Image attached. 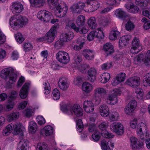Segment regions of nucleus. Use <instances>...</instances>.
<instances>
[{
    "label": "nucleus",
    "instance_id": "obj_10",
    "mask_svg": "<svg viewBox=\"0 0 150 150\" xmlns=\"http://www.w3.org/2000/svg\"><path fill=\"white\" fill-rule=\"evenodd\" d=\"M56 56L58 61L63 64H67L68 63L70 60L69 54L64 51H59L57 53Z\"/></svg>",
    "mask_w": 150,
    "mask_h": 150
},
{
    "label": "nucleus",
    "instance_id": "obj_42",
    "mask_svg": "<svg viewBox=\"0 0 150 150\" xmlns=\"http://www.w3.org/2000/svg\"><path fill=\"white\" fill-rule=\"evenodd\" d=\"M143 84L145 86H150V73H146L144 76Z\"/></svg>",
    "mask_w": 150,
    "mask_h": 150
},
{
    "label": "nucleus",
    "instance_id": "obj_16",
    "mask_svg": "<svg viewBox=\"0 0 150 150\" xmlns=\"http://www.w3.org/2000/svg\"><path fill=\"white\" fill-rule=\"evenodd\" d=\"M59 24L55 23L47 33V42H51L54 40V37L57 33L56 29L59 27Z\"/></svg>",
    "mask_w": 150,
    "mask_h": 150
},
{
    "label": "nucleus",
    "instance_id": "obj_37",
    "mask_svg": "<svg viewBox=\"0 0 150 150\" xmlns=\"http://www.w3.org/2000/svg\"><path fill=\"white\" fill-rule=\"evenodd\" d=\"M14 129V125L13 124H11L8 125L5 129H4L3 132V134L4 136L8 135Z\"/></svg>",
    "mask_w": 150,
    "mask_h": 150
},
{
    "label": "nucleus",
    "instance_id": "obj_25",
    "mask_svg": "<svg viewBox=\"0 0 150 150\" xmlns=\"http://www.w3.org/2000/svg\"><path fill=\"white\" fill-rule=\"evenodd\" d=\"M30 83H26L21 88L20 91L19 95L22 99L26 98L28 94L29 86Z\"/></svg>",
    "mask_w": 150,
    "mask_h": 150
},
{
    "label": "nucleus",
    "instance_id": "obj_6",
    "mask_svg": "<svg viewBox=\"0 0 150 150\" xmlns=\"http://www.w3.org/2000/svg\"><path fill=\"white\" fill-rule=\"evenodd\" d=\"M64 111L68 115H75L78 117H80L83 115V109L78 104L68 106L64 108Z\"/></svg>",
    "mask_w": 150,
    "mask_h": 150
},
{
    "label": "nucleus",
    "instance_id": "obj_58",
    "mask_svg": "<svg viewBox=\"0 0 150 150\" xmlns=\"http://www.w3.org/2000/svg\"><path fill=\"white\" fill-rule=\"evenodd\" d=\"M74 67L75 68L80 65L81 63V62L82 61V59L81 57L79 55H76L74 57Z\"/></svg>",
    "mask_w": 150,
    "mask_h": 150
},
{
    "label": "nucleus",
    "instance_id": "obj_5",
    "mask_svg": "<svg viewBox=\"0 0 150 150\" xmlns=\"http://www.w3.org/2000/svg\"><path fill=\"white\" fill-rule=\"evenodd\" d=\"M1 72L0 75L2 78L5 79L7 77L9 78V80L8 83V84H12L16 81L17 75L15 70L12 68H5L2 70Z\"/></svg>",
    "mask_w": 150,
    "mask_h": 150
},
{
    "label": "nucleus",
    "instance_id": "obj_62",
    "mask_svg": "<svg viewBox=\"0 0 150 150\" xmlns=\"http://www.w3.org/2000/svg\"><path fill=\"white\" fill-rule=\"evenodd\" d=\"M33 47L30 43H24L23 49L25 52H28L32 49Z\"/></svg>",
    "mask_w": 150,
    "mask_h": 150
},
{
    "label": "nucleus",
    "instance_id": "obj_55",
    "mask_svg": "<svg viewBox=\"0 0 150 150\" xmlns=\"http://www.w3.org/2000/svg\"><path fill=\"white\" fill-rule=\"evenodd\" d=\"M36 150H47V145L44 142L38 144Z\"/></svg>",
    "mask_w": 150,
    "mask_h": 150
},
{
    "label": "nucleus",
    "instance_id": "obj_34",
    "mask_svg": "<svg viewBox=\"0 0 150 150\" xmlns=\"http://www.w3.org/2000/svg\"><path fill=\"white\" fill-rule=\"evenodd\" d=\"M115 16L119 18L123 19L125 18L126 16V13L123 10L120 8H118L114 11Z\"/></svg>",
    "mask_w": 150,
    "mask_h": 150
},
{
    "label": "nucleus",
    "instance_id": "obj_17",
    "mask_svg": "<svg viewBox=\"0 0 150 150\" xmlns=\"http://www.w3.org/2000/svg\"><path fill=\"white\" fill-rule=\"evenodd\" d=\"M85 37L82 36L79 37L74 42L72 46L75 50H79L82 48L85 43Z\"/></svg>",
    "mask_w": 150,
    "mask_h": 150
},
{
    "label": "nucleus",
    "instance_id": "obj_32",
    "mask_svg": "<svg viewBox=\"0 0 150 150\" xmlns=\"http://www.w3.org/2000/svg\"><path fill=\"white\" fill-rule=\"evenodd\" d=\"M31 6L35 8L40 7L44 5L45 0H29Z\"/></svg>",
    "mask_w": 150,
    "mask_h": 150
},
{
    "label": "nucleus",
    "instance_id": "obj_35",
    "mask_svg": "<svg viewBox=\"0 0 150 150\" xmlns=\"http://www.w3.org/2000/svg\"><path fill=\"white\" fill-rule=\"evenodd\" d=\"M87 23L88 26L91 29H95L97 27L96 19L94 17H91L88 19Z\"/></svg>",
    "mask_w": 150,
    "mask_h": 150
},
{
    "label": "nucleus",
    "instance_id": "obj_48",
    "mask_svg": "<svg viewBox=\"0 0 150 150\" xmlns=\"http://www.w3.org/2000/svg\"><path fill=\"white\" fill-rule=\"evenodd\" d=\"M149 1H148L146 0H136L135 4L141 7H145L147 5Z\"/></svg>",
    "mask_w": 150,
    "mask_h": 150
},
{
    "label": "nucleus",
    "instance_id": "obj_39",
    "mask_svg": "<svg viewBox=\"0 0 150 150\" xmlns=\"http://www.w3.org/2000/svg\"><path fill=\"white\" fill-rule=\"evenodd\" d=\"M46 10H42L40 11L38 13L37 16L38 19L43 21L44 22L46 23Z\"/></svg>",
    "mask_w": 150,
    "mask_h": 150
},
{
    "label": "nucleus",
    "instance_id": "obj_36",
    "mask_svg": "<svg viewBox=\"0 0 150 150\" xmlns=\"http://www.w3.org/2000/svg\"><path fill=\"white\" fill-rule=\"evenodd\" d=\"M100 77V82L104 83H107L110 78V74L107 72L102 74Z\"/></svg>",
    "mask_w": 150,
    "mask_h": 150
},
{
    "label": "nucleus",
    "instance_id": "obj_14",
    "mask_svg": "<svg viewBox=\"0 0 150 150\" xmlns=\"http://www.w3.org/2000/svg\"><path fill=\"white\" fill-rule=\"evenodd\" d=\"M74 36V33L72 32L63 33L60 36L59 40L55 44L62 46L63 45V42H67L72 39Z\"/></svg>",
    "mask_w": 150,
    "mask_h": 150
},
{
    "label": "nucleus",
    "instance_id": "obj_64",
    "mask_svg": "<svg viewBox=\"0 0 150 150\" xmlns=\"http://www.w3.org/2000/svg\"><path fill=\"white\" fill-rule=\"evenodd\" d=\"M37 119L39 125H42L45 123L46 121L43 117L38 116L37 117Z\"/></svg>",
    "mask_w": 150,
    "mask_h": 150
},
{
    "label": "nucleus",
    "instance_id": "obj_24",
    "mask_svg": "<svg viewBox=\"0 0 150 150\" xmlns=\"http://www.w3.org/2000/svg\"><path fill=\"white\" fill-rule=\"evenodd\" d=\"M59 88L62 90H66L69 87V84L67 79L65 77H61L58 82Z\"/></svg>",
    "mask_w": 150,
    "mask_h": 150
},
{
    "label": "nucleus",
    "instance_id": "obj_23",
    "mask_svg": "<svg viewBox=\"0 0 150 150\" xmlns=\"http://www.w3.org/2000/svg\"><path fill=\"white\" fill-rule=\"evenodd\" d=\"M23 9V5L20 2H15L11 5V10L13 13H19L21 12Z\"/></svg>",
    "mask_w": 150,
    "mask_h": 150
},
{
    "label": "nucleus",
    "instance_id": "obj_54",
    "mask_svg": "<svg viewBox=\"0 0 150 150\" xmlns=\"http://www.w3.org/2000/svg\"><path fill=\"white\" fill-rule=\"evenodd\" d=\"M144 62L146 65H150V50L147 51Z\"/></svg>",
    "mask_w": 150,
    "mask_h": 150
},
{
    "label": "nucleus",
    "instance_id": "obj_51",
    "mask_svg": "<svg viewBox=\"0 0 150 150\" xmlns=\"http://www.w3.org/2000/svg\"><path fill=\"white\" fill-rule=\"evenodd\" d=\"M100 137V133L98 131H96L92 135L91 139L95 142L98 141Z\"/></svg>",
    "mask_w": 150,
    "mask_h": 150
},
{
    "label": "nucleus",
    "instance_id": "obj_2",
    "mask_svg": "<svg viewBox=\"0 0 150 150\" xmlns=\"http://www.w3.org/2000/svg\"><path fill=\"white\" fill-rule=\"evenodd\" d=\"M51 9H55L54 13L57 17L62 18L66 14L68 11V7L66 4L64 5L58 4L57 1L47 0V6Z\"/></svg>",
    "mask_w": 150,
    "mask_h": 150
},
{
    "label": "nucleus",
    "instance_id": "obj_7",
    "mask_svg": "<svg viewBox=\"0 0 150 150\" xmlns=\"http://www.w3.org/2000/svg\"><path fill=\"white\" fill-rule=\"evenodd\" d=\"M107 98L106 102L109 104L114 105L118 102L117 96L120 95L121 91L120 89L115 88L110 91Z\"/></svg>",
    "mask_w": 150,
    "mask_h": 150
},
{
    "label": "nucleus",
    "instance_id": "obj_26",
    "mask_svg": "<svg viewBox=\"0 0 150 150\" xmlns=\"http://www.w3.org/2000/svg\"><path fill=\"white\" fill-rule=\"evenodd\" d=\"M131 145L133 148H142L144 143L142 142L139 141L137 138L132 137L130 139Z\"/></svg>",
    "mask_w": 150,
    "mask_h": 150
},
{
    "label": "nucleus",
    "instance_id": "obj_56",
    "mask_svg": "<svg viewBox=\"0 0 150 150\" xmlns=\"http://www.w3.org/2000/svg\"><path fill=\"white\" fill-rule=\"evenodd\" d=\"M76 126L77 130L79 132H81L83 128V125L82 121L81 119H79L76 122Z\"/></svg>",
    "mask_w": 150,
    "mask_h": 150
},
{
    "label": "nucleus",
    "instance_id": "obj_1",
    "mask_svg": "<svg viewBox=\"0 0 150 150\" xmlns=\"http://www.w3.org/2000/svg\"><path fill=\"white\" fill-rule=\"evenodd\" d=\"M87 6L85 7V4L84 3L79 2L74 4L70 8V10L73 13H80L82 10L87 12H91L95 11L100 7V3L97 1L92 3L90 2H86Z\"/></svg>",
    "mask_w": 150,
    "mask_h": 150
},
{
    "label": "nucleus",
    "instance_id": "obj_4",
    "mask_svg": "<svg viewBox=\"0 0 150 150\" xmlns=\"http://www.w3.org/2000/svg\"><path fill=\"white\" fill-rule=\"evenodd\" d=\"M26 18L21 16L16 15L11 17L10 20V24L11 27L15 30L19 27H22L27 22Z\"/></svg>",
    "mask_w": 150,
    "mask_h": 150
},
{
    "label": "nucleus",
    "instance_id": "obj_49",
    "mask_svg": "<svg viewBox=\"0 0 150 150\" xmlns=\"http://www.w3.org/2000/svg\"><path fill=\"white\" fill-rule=\"evenodd\" d=\"M19 138L20 140L19 142V146L23 147L24 148H27L28 142L27 140L23 138V136H20Z\"/></svg>",
    "mask_w": 150,
    "mask_h": 150
},
{
    "label": "nucleus",
    "instance_id": "obj_53",
    "mask_svg": "<svg viewBox=\"0 0 150 150\" xmlns=\"http://www.w3.org/2000/svg\"><path fill=\"white\" fill-rule=\"evenodd\" d=\"M15 37L16 41L19 43H22L24 40V38L22 37L20 33H18L15 34Z\"/></svg>",
    "mask_w": 150,
    "mask_h": 150
},
{
    "label": "nucleus",
    "instance_id": "obj_29",
    "mask_svg": "<svg viewBox=\"0 0 150 150\" xmlns=\"http://www.w3.org/2000/svg\"><path fill=\"white\" fill-rule=\"evenodd\" d=\"M125 6L128 11L132 13H137L139 11V8L133 3L126 4L125 5Z\"/></svg>",
    "mask_w": 150,
    "mask_h": 150
},
{
    "label": "nucleus",
    "instance_id": "obj_52",
    "mask_svg": "<svg viewBox=\"0 0 150 150\" xmlns=\"http://www.w3.org/2000/svg\"><path fill=\"white\" fill-rule=\"evenodd\" d=\"M53 98L54 100H58L60 98V94L59 91L57 88H55L53 91Z\"/></svg>",
    "mask_w": 150,
    "mask_h": 150
},
{
    "label": "nucleus",
    "instance_id": "obj_44",
    "mask_svg": "<svg viewBox=\"0 0 150 150\" xmlns=\"http://www.w3.org/2000/svg\"><path fill=\"white\" fill-rule=\"evenodd\" d=\"M108 116L110 120L111 121H117L120 117L119 113L116 112L111 113Z\"/></svg>",
    "mask_w": 150,
    "mask_h": 150
},
{
    "label": "nucleus",
    "instance_id": "obj_22",
    "mask_svg": "<svg viewBox=\"0 0 150 150\" xmlns=\"http://www.w3.org/2000/svg\"><path fill=\"white\" fill-rule=\"evenodd\" d=\"M99 112L102 117H108L110 114V110L108 106L106 104L100 105L99 108Z\"/></svg>",
    "mask_w": 150,
    "mask_h": 150
},
{
    "label": "nucleus",
    "instance_id": "obj_30",
    "mask_svg": "<svg viewBox=\"0 0 150 150\" xmlns=\"http://www.w3.org/2000/svg\"><path fill=\"white\" fill-rule=\"evenodd\" d=\"M93 85L87 82H83L82 85V91L86 93H89L91 92L93 90Z\"/></svg>",
    "mask_w": 150,
    "mask_h": 150
},
{
    "label": "nucleus",
    "instance_id": "obj_57",
    "mask_svg": "<svg viewBox=\"0 0 150 150\" xmlns=\"http://www.w3.org/2000/svg\"><path fill=\"white\" fill-rule=\"evenodd\" d=\"M126 75L125 73L121 72L118 74L116 77L119 81L121 83L124 81L125 80Z\"/></svg>",
    "mask_w": 150,
    "mask_h": 150
},
{
    "label": "nucleus",
    "instance_id": "obj_46",
    "mask_svg": "<svg viewBox=\"0 0 150 150\" xmlns=\"http://www.w3.org/2000/svg\"><path fill=\"white\" fill-rule=\"evenodd\" d=\"M19 115V113L17 112H13L11 113L8 116V120L10 122L16 120Z\"/></svg>",
    "mask_w": 150,
    "mask_h": 150
},
{
    "label": "nucleus",
    "instance_id": "obj_43",
    "mask_svg": "<svg viewBox=\"0 0 150 150\" xmlns=\"http://www.w3.org/2000/svg\"><path fill=\"white\" fill-rule=\"evenodd\" d=\"M89 67L88 65L85 63H81L77 66L75 68L78 69L82 73H85L86 72V69Z\"/></svg>",
    "mask_w": 150,
    "mask_h": 150
},
{
    "label": "nucleus",
    "instance_id": "obj_20",
    "mask_svg": "<svg viewBox=\"0 0 150 150\" xmlns=\"http://www.w3.org/2000/svg\"><path fill=\"white\" fill-rule=\"evenodd\" d=\"M83 107L86 112L90 113L94 110V104L91 100H86L83 103Z\"/></svg>",
    "mask_w": 150,
    "mask_h": 150
},
{
    "label": "nucleus",
    "instance_id": "obj_40",
    "mask_svg": "<svg viewBox=\"0 0 150 150\" xmlns=\"http://www.w3.org/2000/svg\"><path fill=\"white\" fill-rule=\"evenodd\" d=\"M86 21L85 18L83 15L79 16L77 18L76 22L77 25L80 27L84 25Z\"/></svg>",
    "mask_w": 150,
    "mask_h": 150
},
{
    "label": "nucleus",
    "instance_id": "obj_31",
    "mask_svg": "<svg viewBox=\"0 0 150 150\" xmlns=\"http://www.w3.org/2000/svg\"><path fill=\"white\" fill-rule=\"evenodd\" d=\"M95 54L94 52L91 50L86 49L84 50L83 52V54L86 59L89 60L94 58Z\"/></svg>",
    "mask_w": 150,
    "mask_h": 150
},
{
    "label": "nucleus",
    "instance_id": "obj_38",
    "mask_svg": "<svg viewBox=\"0 0 150 150\" xmlns=\"http://www.w3.org/2000/svg\"><path fill=\"white\" fill-rule=\"evenodd\" d=\"M120 33L117 30H113L111 31L109 36V38L111 40H116L120 36Z\"/></svg>",
    "mask_w": 150,
    "mask_h": 150
},
{
    "label": "nucleus",
    "instance_id": "obj_61",
    "mask_svg": "<svg viewBox=\"0 0 150 150\" xmlns=\"http://www.w3.org/2000/svg\"><path fill=\"white\" fill-rule=\"evenodd\" d=\"M112 66V62H108L105 63L101 65L102 69L103 70H108L110 69Z\"/></svg>",
    "mask_w": 150,
    "mask_h": 150
},
{
    "label": "nucleus",
    "instance_id": "obj_27",
    "mask_svg": "<svg viewBox=\"0 0 150 150\" xmlns=\"http://www.w3.org/2000/svg\"><path fill=\"white\" fill-rule=\"evenodd\" d=\"M87 73L89 80L91 82H93L96 80L97 73L96 69L94 68H91L88 70Z\"/></svg>",
    "mask_w": 150,
    "mask_h": 150
},
{
    "label": "nucleus",
    "instance_id": "obj_19",
    "mask_svg": "<svg viewBox=\"0 0 150 150\" xmlns=\"http://www.w3.org/2000/svg\"><path fill=\"white\" fill-rule=\"evenodd\" d=\"M126 83L130 86L133 87H136L140 84V79L137 77H131L127 80Z\"/></svg>",
    "mask_w": 150,
    "mask_h": 150
},
{
    "label": "nucleus",
    "instance_id": "obj_41",
    "mask_svg": "<svg viewBox=\"0 0 150 150\" xmlns=\"http://www.w3.org/2000/svg\"><path fill=\"white\" fill-rule=\"evenodd\" d=\"M37 127L36 123L33 121L30 122L29 125V131L31 133H34L37 129Z\"/></svg>",
    "mask_w": 150,
    "mask_h": 150
},
{
    "label": "nucleus",
    "instance_id": "obj_33",
    "mask_svg": "<svg viewBox=\"0 0 150 150\" xmlns=\"http://www.w3.org/2000/svg\"><path fill=\"white\" fill-rule=\"evenodd\" d=\"M103 49L108 55L111 54L114 52L113 45L109 43H107L104 45Z\"/></svg>",
    "mask_w": 150,
    "mask_h": 150
},
{
    "label": "nucleus",
    "instance_id": "obj_15",
    "mask_svg": "<svg viewBox=\"0 0 150 150\" xmlns=\"http://www.w3.org/2000/svg\"><path fill=\"white\" fill-rule=\"evenodd\" d=\"M137 104V102L135 100H131L124 108L125 113L128 115H132L136 108Z\"/></svg>",
    "mask_w": 150,
    "mask_h": 150
},
{
    "label": "nucleus",
    "instance_id": "obj_12",
    "mask_svg": "<svg viewBox=\"0 0 150 150\" xmlns=\"http://www.w3.org/2000/svg\"><path fill=\"white\" fill-rule=\"evenodd\" d=\"M142 49V44L138 38L135 37L132 40L130 52L134 54L138 53Z\"/></svg>",
    "mask_w": 150,
    "mask_h": 150
},
{
    "label": "nucleus",
    "instance_id": "obj_60",
    "mask_svg": "<svg viewBox=\"0 0 150 150\" xmlns=\"http://www.w3.org/2000/svg\"><path fill=\"white\" fill-rule=\"evenodd\" d=\"M108 126V122H104L101 123L99 125L100 129L102 131L105 132L106 131V129Z\"/></svg>",
    "mask_w": 150,
    "mask_h": 150
},
{
    "label": "nucleus",
    "instance_id": "obj_11",
    "mask_svg": "<svg viewBox=\"0 0 150 150\" xmlns=\"http://www.w3.org/2000/svg\"><path fill=\"white\" fill-rule=\"evenodd\" d=\"M79 27H76L74 23L69 21L67 23L65 28L67 29L72 28L76 32L79 33L81 34H85L88 31V28L87 27L83 26L82 28H80Z\"/></svg>",
    "mask_w": 150,
    "mask_h": 150
},
{
    "label": "nucleus",
    "instance_id": "obj_13",
    "mask_svg": "<svg viewBox=\"0 0 150 150\" xmlns=\"http://www.w3.org/2000/svg\"><path fill=\"white\" fill-rule=\"evenodd\" d=\"M104 37L102 30L100 28L91 32L87 36V39L90 41L93 40L95 38L99 39H103Z\"/></svg>",
    "mask_w": 150,
    "mask_h": 150
},
{
    "label": "nucleus",
    "instance_id": "obj_9",
    "mask_svg": "<svg viewBox=\"0 0 150 150\" xmlns=\"http://www.w3.org/2000/svg\"><path fill=\"white\" fill-rule=\"evenodd\" d=\"M111 130L118 135L123 134L125 127L120 122H114L110 126Z\"/></svg>",
    "mask_w": 150,
    "mask_h": 150
},
{
    "label": "nucleus",
    "instance_id": "obj_47",
    "mask_svg": "<svg viewBox=\"0 0 150 150\" xmlns=\"http://www.w3.org/2000/svg\"><path fill=\"white\" fill-rule=\"evenodd\" d=\"M137 97L139 99L142 100L144 96V92L142 89L137 88L135 89Z\"/></svg>",
    "mask_w": 150,
    "mask_h": 150
},
{
    "label": "nucleus",
    "instance_id": "obj_18",
    "mask_svg": "<svg viewBox=\"0 0 150 150\" xmlns=\"http://www.w3.org/2000/svg\"><path fill=\"white\" fill-rule=\"evenodd\" d=\"M54 129L53 125H47V142L48 141L54 145L55 144L54 134Z\"/></svg>",
    "mask_w": 150,
    "mask_h": 150
},
{
    "label": "nucleus",
    "instance_id": "obj_3",
    "mask_svg": "<svg viewBox=\"0 0 150 150\" xmlns=\"http://www.w3.org/2000/svg\"><path fill=\"white\" fill-rule=\"evenodd\" d=\"M138 122L137 119L136 118L130 120L129 123L130 127L133 129H137V134L141 139L143 138L144 133L142 129L144 128L145 130L146 137H149V134L146 125L142 122L138 124Z\"/></svg>",
    "mask_w": 150,
    "mask_h": 150
},
{
    "label": "nucleus",
    "instance_id": "obj_21",
    "mask_svg": "<svg viewBox=\"0 0 150 150\" xmlns=\"http://www.w3.org/2000/svg\"><path fill=\"white\" fill-rule=\"evenodd\" d=\"M131 38V36L127 35L121 37L119 40V47L120 49L124 48L128 44L129 40Z\"/></svg>",
    "mask_w": 150,
    "mask_h": 150
},
{
    "label": "nucleus",
    "instance_id": "obj_8",
    "mask_svg": "<svg viewBox=\"0 0 150 150\" xmlns=\"http://www.w3.org/2000/svg\"><path fill=\"white\" fill-rule=\"evenodd\" d=\"M107 91L105 89L101 87H98L94 91L93 100H94L96 104L99 105L101 101V98L99 97L105 95Z\"/></svg>",
    "mask_w": 150,
    "mask_h": 150
},
{
    "label": "nucleus",
    "instance_id": "obj_28",
    "mask_svg": "<svg viewBox=\"0 0 150 150\" xmlns=\"http://www.w3.org/2000/svg\"><path fill=\"white\" fill-rule=\"evenodd\" d=\"M24 129L23 126L20 123H16L14 125V134L15 135L19 134L20 136H23Z\"/></svg>",
    "mask_w": 150,
    "mask_h": 150
},
{
    "label": "nucleus",
    "instance_id": "obj_45",
    "mask_svg": "<svg viewBox=\"0 0 150 150\" xmlns=\"http://www.w3.org/2000/svg\"><path fill=\"white\" fill-rule=\"evenodd\" d=\"M135 27V25L130 20L128 21L125 25V29L127 31L132 30Z\"/></svg>",
    "mask_w": 150,
    "mask_h": 150
},
{
    "label": "nucleus",
    "instance_id": "obj_63",
    "mask_svg": "<svg viewBox=\"0 0 150 150\" xmlns=\"http://www.w3.org/2000/svg\"><path fill=\"white\" fill-rule=\"evenodd\" d=\"M143 57V55L142 54H139L136 57H135L134 58V62L135 64H139L141 61V60H143V61L144 62V60L142 59Z\"/></svg>",
    "mask_w": 150,
    "mask_h": 150
},
{
    "label": "nucleus",
    "instance_id": "obj_59",
    "mask_svg": "<svg viewBox=\"0 0 150 150\" xmlns=\"http://www.w3.org/2000/svg\"><path fill=\"white\" fill-rule=\"evenodd\" d=\"M102 136L106 138H112L114 137V135L113 134L108 132L107 131H105L101 133Z\"/></svg>",
    "mask_w": 150,
    "mask_h": 150
},
{
    "label": "nucleus",
    "instance_id": "obj_50",
    "mask_svg": "<svg viewBox=\"0 0 150 150\" xmlns=\"http://www.w3.org/2000/svg\"><path fill=\"white\" fill-rule=\"evenodd\" d=\"M9 98L8 99V101H13L16 99L18 96V93L15 91H12L8 95Z\"/></svg>",
    "mask_w": 150,
    "mask_h": 150
}]
</instances>
